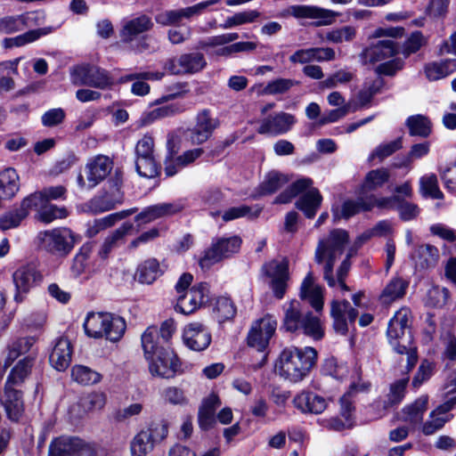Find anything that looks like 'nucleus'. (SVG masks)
Segmentation results:
<instances>
[{"instance_id": "ddd939ff", "label": "nucleus", "mask_w": 456, "mask_h": 456, "mask_svg": "<svg viewBox=\"0 0 456 456\" xmlns=\"http://www.w3.org/2000/svg\"><path fill=\"white\" fill-rule=\"evenodd\" d=\"M206 66L205 55L202 53L194 52L168 59L164 69L173 75H192L200 72Z\"/></svg>"}, {"instance_id": "7ed1b4c3", "label": "nucleus", "mask_w": 456, "mask_h": 456, "mask_svg": "<svg viewBox=\"0 0 456 456\" xmlns=\"http://www.w3.org/2000/svg\"><path fill=\"white\" fill-rule=\"evenodd\" d=\"M411 311L403 307L388 323L387 331L389 344L400 354H407V368L411 370L418 361L416 349L412 347V336L409 329Z\"/></svg>"}, {"instance_id": "4be33fe9", "label": "nucleus", "mask_w": 456, "mask_h": 456, "mask_svg": "<svg viewBox=\"0 0 456 456\" xmlns=\"http://www.w3.org/2000/svg\"><path fill=\"white\" fill-rule=\"evenodd\" d=\"M399 53L398 45L392 39L379 40L366 47L360 54L363 64L374 65L394 57Z\"/></svg>"}, {"instance_id": "2f4dec72", "label": "nucleus", "mask_w": 456, "mask_h": 456, "mask_svg": "<svg viewBox=\"0 0 456 456\" xmlns=\"http://www.w3.org/2000/svg\"><path fill=\"white\" fill-rule=\"evenodd\" d=\"M165 271V266L158 259L148 258L138 265L136 277L141 283L152 284Z\"/></svg>"}, {"instance_id": "49530a36", "label": "nucleus", "mask_w": 456, "mask_h": 456, "mask_svg": "<svg viewBox=\"0 0 456 456\" xmlns=\"http://www.w3.org/2000/svg\"><path fill=\"white\" fill-rule=\"evenodd\" d=\"M159 331L156 327H149L142 333L141 340L146 359H150L157 351L164 349L163 346H159Z\"/></svg>"}, {"instance_id": "e2e57ef3", "label": "nucleus", "mask_w": 456, "mask_h": 456, "mask_svg": "<svg viewBox=\"0 0 456 456\" xmlns=\"http://www.w3.org/2000/svg\"><path fill=\"white\" fill-rule=\"evenodd\" d=\"M46 203V199L42 191H37L26 197L21 201L20 206L24 210H26L27 215L29 214V211L35 210L37 213V216H38L40 211L45 208Z\"/></svg>"}, {"instance_id": "58836bf2", "label": "nucleus", "mask_w": 456, "mask_h": 456, "mask_svg": "<svg viewBox=\"0 0 456 456\" xmlns=\"http://www.w3.org/2000/svg\"><path fill=\"white\" fill-rule=\"evenodd\" d=\"M52 32L51 28H41L31 29L14 37H5L2 44L5 49L13 47H21L28 44H31L38 40L40 37L46 36Z\"/></svg>"}, {"instance_id": "680f3d73", "label": "nucleus", "mask_w": 456, "mask_h": 456, "mask_svg": "<svg viewBox=\"0 0 456 456\" xmlns=\"http://www.w3.org/2000/svg\"><path fill=\"white\" fill-rule=\"evenodd\" d=\"M135 168L141 176L146 178L155 177L159 174V167L154 157L136 158Z\"/></svg>"}, {"instance_id": "473e14b6", "label": "nucleus", "mask_w": 456, "mask_h": 456, "mask_svg": "<svg viewBox=\"0 0 456 456\" xmlns=\"http://www.w3.org/2000/svg\"><path fill=\"white\" fill-rule=\"evenodd\" d=\"M456 71V60L445 59L431 61L424 66V73L428 81L443 79Z\"/></svg>"}, {"instance_id": "37998d69", "label": "nucleus", "mask_w": 456, "mask_h": 456, "mask_svg": "<svg viewBox=\"0 0 456 456\" xmlns=\"http://www.w3.org/2000/svg\"><path fill=\"white\" fill-rule=\"evenodd\" d=\"M370 387V383L362 379L353 382L348 391L340 398L341 414L349 417L350 413L354 411L352 397L357 393L369 391Z\"/></svg>"}, {"instance_id": "c756f323", "label": "nucleus", "mask_w": 456, "mask_h": 456, "mask_svg": "<svg viewBox=\"0 0 456 456\" xmlns=\"http://www.w3.org/2000/svg\"><path fill=\"white\" fill-rule=\"evenodd\" d=\"M300 297L308 300L316 312L322 310V289L319 285L315 284L313 272H309L305 277L301 284Z\"/></svg>"}, {"instance_id": "09e8293b", "label": "nucleus", "mask_w": 456, "mask_h": 456, "mask_svg": "<svg viewBox=\"0 0 456 456\" xmlns=\"http://www.w3.org/2000/svg\"><path fill=\"white\" fill-rule=\"evenodd\" d=\"M133 224L124 223L119 228L115 230L109 237H107L99 251L102 258H106L116 243L122 240L126 234L133 230Z\"/></svg>"}, {"instance_id": "20e7f679", "label": "nucleus", "mask_w": 456, "mask_h": 456, "mask_svg": "<svg viewBox=\"0 0 456 456\" xmlns=\"http://www.w3.org/2000/svg\"><path fill=\"white\" fill-rule=\"evenodd\" d=\"M313 180L308 177L300 178L292 183L276 199L275 202L286 204L293 198L303 193L296 202L297 208L301 210L307 218H313L321 207L322 196L316 188H312Z\"/></svg>"}, {"instance_id": "aec40b11", "label": "nucleus", "mask_w": 456, "mask_h": 456, "mask_svg": "<svg viewBox=\"0 0 456 456\" xmlns=\"http://www.w3.org/2000/svg\"><path fill=\"white\" fill-rule=\"evenodd\" d=\"M40 273L31 265L19 267L12 273V282L15 287L14 301L21 303L29 290L41 281Z\"/></svg>"}, {"instance_id": "4468645a", "label": "nucleus", "mask_w": 456, "mask_h": 456, "mask_svg": "<svg viewBox=\"0 0 456 456\" xmlns=\"http://www.w3.org/2000/svg\"><path fill=\"white\" fill-rule=\"evenodd\" d=\"M276 328V319L269 314L254 322L248 334V345L263 353L274 335Z\"/></svg>"}, {"instance_id": "9d476101", "label": "nucleus", "mask_w": 456, "mask_h": 456, "mask_svg": "<svg viewBox=\"0 0 456 456\" xmlns=\"http://www.w3.org/2000/svg\"><path fill=\"white\" fill-rule=\"evenodd\" d=\"M38 239L45 250L59 256H67L75 245L74 233L65 227L42 232Z\"/></svg>"}, {"instance_id": "dca6fc26", "label": "nucleus", "mask_w": 456, "mask_h": 456, "mask_svg": "<svg viewBox=\"0 0 456 456\" xmlns=\"http://www.w3.org/2000/svg\"><path fill=\"white\" fill-rule=\"evenodd\" d=\"M43 15L40 12H26L16 15L0 17V36L12 35L42 23Z\"/></svg>"}, {"instance_id": "f257e3e1", "label": "nucleus", "mask_w": 456, "mask_h": 456, "mask_svg": "<svg viewBox=\"0 0 456 456\" xmlns=\"http://www.w3.org/2000/svg\"><path fill=\"white\" fill-rule=\"evenodd\" d=\"M348 241V234L345 230L334 229L326 237L321 239L315 249L314 259L317 264L324 265L323 278L330 287H335L338 283L342 290H349L345 283L350 264L348 259H345L337 273L333 275V266L336 260L341 256L346 244Z\"/></svg>"}, {"instance_id": "864d4df0", "label": "nucleus", "mask_w": 456, "mask_h": 456, "mask_svg": "<svg viewBox=\"0 0 456 456\" xmlns=\"http://www.w3.org/2000/svg\"><path fill=\"white\" fill-rule=\"evenodd\" d=\"M420 192L424 197L432 199H443L444 194L438 186V180L436 175L428 174L423 175L419 180Z\"/></svg>"}, {"instance_id": "cd10ccee", "label": "nucleus", "mask_w": 456, "mask_h": 456, "mask_svg": "<svg viewBox=\"0 0 456 456\" xmlns=\"http://www.w3.org/2000/svg\"><path fill=\"white\" fill-rule=\"evenodd\" d=\"M297 409L304 413L320 414L327 408V401L312 392H301L293 399Z\"/></svg>"}, {"instance_id": "a878e982", "label": "nucleus", "mask_w": 456, "mask_h": 456, "mask_svg": "<svg viewBox=\"0 0 456 456\" xmlns=\"http://www.w3.org/2000/svg\"><path fill=\"white\" fill-rule=\"evenodd\" d=\"M183 205L177 202H163L145 208L135 216L139 225L146 224L159 218L167 217L180 212Z\"/></svg>"}, {"instance_id": "bb28decb", "label": "nucleus", "mask_w": 456, "mask_h": 456, "mask_svg": "<svg viewBox=\"0 0 456 456\" xmlns=\"http://www.w3.org/2000/svg\"><path fill=\"white\" fill-rule=\"evenodd\" d=\"M154 26L151 17L141 14L126 20L120 29L119 36L123 43H132L139 35L150 31Z\"/></svg>"}, {"instance_id": "393cba45", "label": "nucleus", "mask_w": 456, "mask_h": 456, "mask_svg": "<svg viewBox=\"0 0 456 456\" xmlns=\"http://www.w3.org/2000/svg\"><path fill=\"white\" fill-rule=\"evenodd\" d=\"M287 15L297 19H318V26H326L333 22L336 13L333 11L308 5H291L286 11Z\"/></svg>"}, {"instance_id": "c9c22d12", "label": "nucleus", "mask_w": 456, "mask_h": 456, "mask_svg": "<svg viewBox=\"0 0 456 456\" xmlns=\"http://www.w3.org/2000/svg\"><path fill=\"white\" fill-rule=\"evenodd\" d=\"M3 404L10 419L17 421L23 412V401L20 391L4 387Z\"/></svg>"}, {"instance_id": "a211bd4d", "label": "nucleus", "mask_w": 456, "mask_h": 456, "mask_svg": "<svg viewBox=\"0 0 456 456\" xmlns=\"http://www.w3.org/2000/svg\"><path fill=\"white\" fill-rule=\"evenodd\" d=\"M265 274L271 280L270 286L277 298H282L287 289V282L289 278V262L273 259L263 266Z\"/></svg>"}, {"instance_id": "603ef678", "label": "nucleus", "mask_w": 456, "mask_h": 456, "mask_svg": "<svg viewBox=\"0 0 456 456\" xmlns=\"http://www.w3.org/2000/svg\"><path fill=\"white\" fill-rule=\"evenodd\" d=\"M71 377L74 381L85 386L98 383L102 378L100 373L84 365H75Z\"/></svg>"}, {"instance_id": "0eeeda50", "label": "nucleus", "mask_w": 456, "mask_h": 456, "mask_svg": "<svg viewBox=\"0 0 456 456\" xmlns=\"http://www.w3.org/2000/svg\"><path fill=\"white\" fill-rule=\"evenodd\" d=\"M168 434L165 421H152L137 433L130 442L131 456H147L156 444L161 443Z\"/></svg>"}, {"instance_id": "f8f14e48", "label": "nucleus", "mask_w": 456, "mask_h": 456, "mask_svg": "<svg viewBox=\"0 0 456 456\" xmlns=\"http://www.w3.org/2000/svg\"><path fill=\"white\" fill-rule=\"evenodd\" d=\"M113 163L104 155H98L91 159L86 165L85 173L86 180L82 174H78L77 183L81 190H91L102 182L110 173Z\"/></svg>"}, {"instance_id": "6e6d98bb", "label": "nucleus", "mask_w": 456, "mask_h": 456, "mask_svg": "<svg viewBox=\"0 0 456 456\" xmlns=\"http://www.w3.org/2000/svg\"><path fill=\"white\" fill-rule=\"evenodd\" d=\"M402 137H398L391 142L380 143L371 151L370 154V159H379V161H382L402 149Z\"/></svg>"}, {"instance_id": "0e129e2a", "label": "nucleus", "mask_w": 456, "mask_h": 456, "mask_svg": "<svg viewBox=\"0 0 456 456\" xmlns=\"http://www.w3.org/2000/svg\"><path fill=\"white\" fill-rule=\"evenodd\" d=\"M355 35L356 30L354 27L345 26L328 31L325 35V38L331 43L341 44L352 41L355 37Z\"/></svg>"}, {"instance_id": "72a5a7b5", "label": "nucleus", "mask_w": 456, "mask_h": 456, "mask_svg": "<svg viewBox=\"0 0 456 456\" xmlns=\"http://www.w3.org/2000/svg\"><path fill=\"white\" fill-rule=\"evenodd\" d=\"M451 410L452 406L449 403H444L433 411L429 415V419L422 426L423 434L425 436H431L440 430L450 420L451 418L447 413Z\"/></svg>"}, {"instance_id": "39448f33", "label": "nucleus", "mask_w": 456, "mask_h": 456, "mask_svg": "<svg viewBox=\"0 0 456 456\" xmlns=\"http://www.w3.org/2000/svg\"><path fill=\"white\" fill-rule=\"evenodd\" d=\"M283 326L290 332L302 331L315 340L321 339L324 331L318 316L304 312L297 301H291L285 310Z\"/></svg>"}, {"instance_id": "774afa93", "label": "nucleus", "mask_w": 456, "mask_h": 456, "mask_svg": "<svg viewBox=\"0 0 456 456\" xmlns=\"http://www.w3.org/2000/svg\"><path fill=\"white\" fill-rule=\"evenodd\" d=\"M259 213L260 209H257L252 213L251 208L246 205H241L238 207H232L225 210L222 216V218L224 222H230L244 216L256 217Z\"/></svg>"}, {"instance_id": "e433bc0d", "label": "nucleus", "mask_w": 456, "mask_h": 456, "mask_svg": "<svg viewBox=\"0 0 456 456\" xmlns=\"http://www.w3.org/2000/svg\"><path fill=\"white\" fill-rule=\"evenodd\" d=\"M34 361L35 358L31 355L20 360L11 370L4 387L14 388L15 386L21 385L29 375Z\"/></svg>"}, {"instance_id": "13d9d810", "label": "nucleus", "mask_w": 456, "mask_h": 456, "mask_svg": "<svg viewBox=\"0 0 456 456\" xmlns=\"http://www.w3.org/2000/svg\"><path fill=\"white\" fill-rule=\"evenodd\" d=\"M297 85V80L280 77L268 82L263 92L269 95L283 94Z\"/></svg>"}, {"instance_id": "2eb2a0df", "label": "nucleus", "mask_w": 456, "mask_h": 456, "mask_svg": "<svg viewBox=\"0 0 456 456\" xmlns=\"http://www.w3.org/2000/svg\"><path fill=\"white\" fill-rule=\"evenodd\" d=\"M147 360L149 361V370L154 377L173 378L181 367L176 354L167 348L157 351Z\"/></svg>"}, {"instance_id": "052dcab7", "label": "nucleus", "mask_w": 456, "mask_h": 456, "mask_svg": "<svg viewBox=\"0 0 456 456\" xmlns=\"http://www.w3.org/2000/svg\"><path fill=\"white\" fill-rule=\"evenodd\" d=\"M408 379H403L395 381L390 386V391L387 394V399L384 402V408L387 409L402 402L405 395V389Z\"/></svg>"}, {"instance_id": "6ab92c4d", "label": "nucleus", "mask_w": 456, "mask_h": 456, "mask_svg": "<svg viewBox=\"0 0 456 456\" xmlns=\"http://www.w3.org/2000/svg\"><path fill=\"white\" fill-rule=\"evenodd\" d=\"M208 300V285L207 283H200L178 297L175 309L183 314H190L201 307Z\"/></svg>"}, {"instance_id": "5701e85b", "label": "nucleus", "mask_w": 456, "mask_h": 456, "mask_svg": "<svg viewBox=\"0 0 456 456\" xmlns=\"http://www.w3.org/2000/svg\"><path fill=\"white\" fill-rule=\"evenodd\" d=\"M183 340L191 350L200 352L207 349L212 340L210 330L200 322H191L185 326Z\"/></svg>"}, {"instance_id": "412c9836", "label": "nucleus", "mask_w": 456, "mask_h": 456, "mask_svg": "<svg viewBox=\"0 0 456 456\" xmlns=\"http://www.w3.org/2000/svg\"><path fill=\"white\" fill-rule=\"evenodd\" d=\"M358 314V311L346 300H333L330 304L333 328L341 335L347 333L349 326L354 323Z\"/></svg>"}, {"instance_id": "8fccbe9b", "label": "nucleus", "mask_w": 456, "mask_h": 456, "mask_svg": "<svg viewBox=\"0 0 456 456\" xmlns=\"http://www.w3.org/2000/svg\"><path fill=\"white\" fill-rule=\"evenodd\" d=\"M411 135L428 137L431 133V122L423 115L411 116L406 120Z\"/></svg>"}, {"instance_id": "a19ab883", "label": "nucleus", "mask_w": 456, "mask_h": 456, "mask_svg": "<svg viewBox=\"0 0 456 456\" xmlns=\"http://www.w3.org/2000/svg\"><path fill=\"white\" fill-rule=\"evenodd\" d=\"M408 288V282L403 278H393L385 287L380 295V300L383 304L388 305L405 295Z\"/></svg>"}, {"instance_id": "f03ea898", "label": "nucleus", "mask_w": 456, "mask_h": 456, "mask_svg": "<svg viewBox=\"0 0 456 456\" xmlns=\"http://www.w3.org/2000/svg\"><path fill=\"white\" fill-rule=\"evenodd\" d=\"M316 359L317 352L314 347H286L280 354L275 370L285 380L298 383L310 374Z\"/></svg>"}, {"instance_id": "338daca9", "label": "nucleus", "mask_w": 456, "mask_h": 456, "mask_svg": "<svg viewBox=\"0 0 456 456\" xmlns=\"http://www.w3.org/2000/svg\"><path fill=\"white\" fill-rule=\"evenodd\" d=\"M322 372L337 379H342L347 374V366L339 363L336 358H329L324 362Z\"/></svg>"}, {"instance_id": "b1692460", "label": "nucleus", "mask_w": 456, "mask_h": 456, "mask_svg": "<svg viewBox=\"0 0 456 456\" xmlns=\"http://www.w3.org/2000/svg\"><path fill=\"white\" fill-rule=\"evenodd\" d=\"M295 122L296 119L293 115L279 112L263 118L260 121L257 132L260 134L276 136L289 131Z\"/></svg>"}, {"instance_id": "3c124183", "label": "nucleus", "mask_w": 456, "mask_h": 456, "mask_svg": "<svg viewBox=\"0 0 456 456\" xmlns=\"http://www.w3.org/2000/svg\"><path fill=\"white\" fill-rule=\"evenodd\" d=\"M33 337L20 338L9 346V352L5 360V367L9 366L20 355L28 353L35 344Z\"/></svg>"}, {"instance_id": "1a4fd4ad", "label": "nucleus", "mask_w": 456, "mask_h": 456, "mask_svg": "<svg viewBox=\"0 0 456 456\" xmlns=\"http://www.w3.org/2000/svg\"><path fill=\"white\" fill-rule=\"evenodd\" d=\"M70 80L75 86H90L101 90L110 88L113 85V78L110 73L98 66L82 64L70 70Z\"/></svg>"}, {"instance_id": "f3484780", "label": "nucleus", "mask_w": 456, "mask_h": 456, "mask_svg": "<svg viewBox=\"0 0 456 456\" xmlns=\"http://www.w3.org/2000/svg\"><path fill=\"white\" fill-rule=\"evenodd\" d=\"M219 126V120L214 118L209 110H200L195 117L193 127L188 129L187 137L191 144L200 145L207 142Z\"/></svg>"}, {"instance_id": "7c9ffc66", "label": "nucleus", "mask_w": 456, "mask_h": 456, "mask_svg": "<svg viewBox=\"0 0 456 456\" xmlns=\"http://www.w3.org/2000/svg\"><path fill=\"white\" fill-rule=\"evenodd\" d=\"M221 402L216 395H210L202 401L199 409L198 422L202 430L212 428L216 423V411Z\"/></svg>"}, {"instance_id": "c03bdc74", "label": "nucleus", "mask_w": 456, "mask_h": 456, "mask_svg": "<svg viewBox=\"0 0 456 456\" xmlns=\"http://www.w3.org/2000/svg\"><path fill=\"white\" fill-rule=\"evenodd\" d=\"M185 105L180 102L170 103L165 106L156 108L145 114L142 118L144 124H150L156 119L167 117H172L185 111Z\"/></svg>"}, {"instance_id": "4c0bfd02", "label": "nucleus", "mask_w": 456, "mask_h": 456, "mask_svg": "<svg viewBox=\"0 0 456 456\" xmlns=\"http://www.w3.org/2000/svg\"><path fill=\"white\" fill-rule=\"evenodd\" d=\"M374 207V201L371 198L360 197L355 200H346L340 209V213L333 210L335 217L348 219L353 216L362 212L369 211Z\"/></svg>"}, {"instance_id": "4d7b16f0", "label": "nucleus", "mask_w": 456, "mask_h": 456, "mask_svg": "<svg viewBox=\"0 0 456 456\" xmlns=\"http://www.w3.org/2000/svg\"><path fill=\"white\" fill-rule=\"evenodd\" d=\"M259 17V12L256 10H248L237 12L226 20L220 27L224 29L232 28L247 23L254 22Z\"/></svg>"}, {"instance_id": "f704fd0d", "label": "nucleus", "mask_w": 456, "mask_h": 456, "mask_svg": "<svg viewBox=\"0 0 456 456\" xmlns=\"http://www.w3.org/2000/svg\"><path fill=\"white\" fill-rule=\"evenodd\" d=\"M20 190V177L13 168H6L0 172V200L13 198Z\"/></svg>"}, {"instance_id": "79ce46f5", "label": "nucleus", "mask_w": 456, "mask_h": 456, "mask_svg": "<svg viewBox=\"0 0 456 456\" xmlns=\"http://www.w3.org/2000/svg\"><path fill=\"white\" fill-rule=\"evenodd\" d=\"M236 313L237 308L230 297H219L216 299L213 315L219 323L232 320Z\"/></svg>"}, {"instance_id": "a18cd8bd", "label": "nucleus", "mask_w": 456, "mask_h": 456, "mask_svg": "<svg viewBox=\"0 0 456 456\" xmlns=\"http://www.w3.org/2000/svg\"><path fill=\"white\" fill-rule=\"evenodd\" d=\"M428 396L419 397L413 403L403 408V419L411 424H417L423 419V414L427 411Z\"/></svg>"}, {"instance_id": "69168bd1", "label": "nucleus", "mask_w": 456, "mask_h": 456, "mask_svg": "<svg viewBox=\"0 0 456 456\" xmlns=\"http://www.w3.org/2000/svg\"><path fill=\"white\" fill-rule=\"evenodd\" d=\"M68 216V210L64 207H57L56 205L46 203L45 208L40 211L37 219L49 224L58 218H65Z\"/></svg>"}, {"instance_id": "ea45409f", "label": "nucleus", "mask_w": 456, "mask_h": 456, "mask_svg": "<svg viewBox=\"0 0 456 456\" xmlns=\"http://www.w3.org/2000/svg\"><path fill=\"white\" fill-rule=\"evenodd\" d=\"M412 258L417 268H431L438 263L439 250L435 246L429 244L421 245L415 250Z\"/></svg>"}, {"instance_id": "6e6552de", "label": "nucleus", "mask_w": 456, "mask_h": 456, "mask_svg": "<svg viewBox=\"0 0 456 456\" xmlns=\"http://www.w3.org/2000/svg\"><path fill=\"white\" fill-rule=\"evenodd\" d=\"M242 240L238 235L216 237L200 257L199 264L202 269H208L213 265L232 256L240 251Z\"/></svg>"}, {"instance_id": "9b49d317", "label": "nucleus", "mask_w": 456, "mask_h": 456, "mask_svg": "<svg viewBox=\"0 0 456 456\" xmlns=\"http://www.w3.org/2000/svg\"><path fill=\"white\" fill-rule=\"evenodd\" d=\"M95 453L93 444L69 436L55 437L50 443L48 450V456H95Z\"/></svg>"}, {"instance_id": "5fc2aeb1", "label": "nucleus", "mask_w": 456, "mask_h": 456, "mask_svg": "<svg viewBox=\"0 0 456 456\" xmlns=\"http://www.w3.org/2000/svg\"><path fill=\"white\" fill-rule=\"evenodd\" d=\"M28 216L26 210L20 208L5 212L0 216V229L7 231L18 227L21 221Z\"/></svg>"}, {"instance_id": "423d86ee", "label": "nucleus", "mask_w": 456, "mask_h": 456, "mask_svg": "<svg viewBox=\"0 0 456 456\" xmlns=\"http://www.w3.org/2000/svg\"><path fill=\"white\" fill-rule=\"evenodd\" d=\"M108 324H112L114 328V331L109 334L110 341H118L126 328L125 320L118 315L110 313H89L84 322V329L88 337L100 338H103Z\"/></svg>"}, {"instance_id": "c85d7f7f", "label": "nucleus", "mask_w": 456, "mask_h": 456, "mask_svg": "<svg viewBox=\"0 0 456 456\" xmlns=\"http://www.w3.org/2000/svg\"><path fill=\"white\" fill-rule=\"evenodd\" d=\"M71 354V345L69 339L60 338L50 354L49 362L55 370L61 371L69 366Z\"/></svg>"}, {"instance_id": "bf43d9fd", "label": "nucleus", "mask_w": 456, "mask_h": 456, "mask_svg": "<svg viewBox=\"0 0 456 456\" xmlns=\"http://www.w3.org/2000/svg\"><path fill=\"white\" fill-rule=\"evenodd\" d=\"M288 183L287 177L278 172H270L260 184L262 194H271Z\"/></svg>"}, {"instance_id": "de8ad7c7", "label": "nucleus", "mask_w": 456, "mask_h": 456, "mask_svg": "<svg viewBox=\"0 0 456 456\" xmlns=\"http://www.w3.org/2000/svg\"><path fill=\"white\" fill-rule=\"evenodd\" d=\"M389 171L386 168H378L370 171L362 186V191H375L382 187L389 179Z\"/></svg>"}]
</instances>
